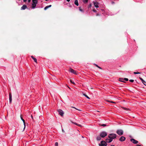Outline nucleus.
<instances>
[{
	"instance_id": "nucleus-47",
	"label": "nucleus",
	"mask_w": 146,
	"mask_h": 146,
	"mask_svg": "<svg viewBox=\"0 0 146 146\" xmlns=\"http://www.w3.org/2000/svg\"><path fill=\"white\" fill-rule=\"evenodd\" d=\"M70 0H66L68 2H69Z\"/></svg>"
},
{
	"instance_id": "nucleus-3",
	"label": "nucleus",
	"mask_w": 146,
	"mask_h": 146,
	"mask_svg": "<svg viewBox=\"0 0 146 146\" xmlns=\"http://www.w3.org/2000/svg\"><path fill=\"white\" fill-rule=\"evenodd\" d=\"M116 133L119 135H122L123 134V131L121 129H119L117 130Z\"/></svg>"
},
{
	"instance_id": "nucleus-14",
	"label": "nucleus",
	"mask_w": 146,
	"mask_h": 146,
	"mask_svg": "<svg viewBox=\"0 0 146 146\" xmlns=\"http://www.w3.org/2000/svg\"><path fill=\"white\" fill-rule=\"evenodd\" d=\"M99 146H106L107 145V143H105V144H103L102 143H101V142H100V143H99Z\"/></svg>"
},
{
	"instance_id": "nucleus-32",
	"label": "nucleus",
	"mask_w": 146,
	"mask_h": 146,
	"mask_svg": "<svg viewBox=\"0 0 146 146\" xmlns=\"http://www.w3.org/2000/svg\"><path fill=\"white\" fill-rule=\"evenodd\" d=\"M94 12H95V13H96L97 12V11L96 10V9H93L92 10Z\"/></svg>"
},
{
	"instance_id": "nucleus-33",
	"label": "nucleus",
	"mask_w": 146,
	"mask_h": 146,
	"mask_svg": "<svg viewBox=\"0 0 146 146\" xmlns=\"http://www.w3.org/2000/svg\"><path fill=\"white\" fill-rule=\"evenodd\" d=\"M124 81H128V79L127 78H125L124 79Z\"/></svg>"
},
{
	"instance_id": "nucleus-50",
	"label": "nucleus",
	"mask_w": 146,
	"mask_h": 146,
	"mask_svg": "<svg viewBox=\"0 0 146 146\" xmlns=\"http://www.w3.org/2000/svg\"><path fill=\"white\" fill-rule=\"evenodd\" d=\"M112 3H114L113 2H112Z\"/></svg>"
},
{
	"instance_id": "nucleus-7",
	"label": "nucleus",
	"mask_w": 146,
	"mask_h": 146,
	"mask_svg": "<svg viewBox=\"0 0 146 146\" xmlns=\"http://www.w3.org/2000/svg\"><path fill=\"white\" fill-rule=\"evenodd\" d=\"M130 141L134 144H136L138 143V141L133 139H131Z\"/></svg>"
},
{
	"instance_id": "nucleus-12",
	"label": "nucleus",
	"mask_w": 146,
	"mask_h": 146,
	"mask_svg": "<svg viewBox=\"0 0 146 146\" xmlns=\"http://www.w3.org/2000/svg\"><path fill=\"white\" fill-rule=\"evenodd\" d=\"M21 119L23 121V123H24V129L25 127V120L23 119L21 115Z\"/></svg>"
},
{
	"instance_id": "nucleus-30",
	"label": "nucleus",
	"mask_w": 146,
	"mask_h": 146,
	"mask_svg": "<svg viewBox=\"0 0 146 146\" xmlns=\"http://www.w3.org/2000/svg\"><path fill=\"white\" fill-rule=\"evenodd\" d=\"M122 108L124 110H128V109L127 108H124V107H122Z\"/></svg>"
},
{
	"instance_id": "nucleus-31",
	"label": "nucleus",
	"mask_w": 146,
	"mask_h": 146,
	"mask_svg": "<svg viewBox=\"0 0 146 146\" xmlns=\"http://www.w3.org/2000/svg\"><path fill=\"white\" fill-rule=\"evenodd\" d=\"M55 146H58V144L57 142H56L55 143Z\"/></svg>"
},
{
	"instance_id": "nucleus-23",
	"label": "nucleus",
	"mask_w": 146,
	"mask_h": 146,
	"mask_svg": "<svg viewBox=\"0 0 146 146\" xmlns=\"http://www.w3.org/2000/svg\"><path fill=\"white\" fill-rule=\"evenodd\" d=\"M84 96L85 97H86L87 98L90 99V98L87 96V95L86 94H83Z\"/></svg>"
},
{
	"instance_id": "nucleus-48",
	"label": "nucleus",
	"mask_w": 146,
	"mask_h": 146,
	"mask_svg": "<svg viewBox=\"0 0 146 146\" xmlns=\"http://www.w3.org/2000/svg\"><path fill=\"white\" fill-rule=\"evenodd\" d=\"M67 86L70 89V88L68 86Z\"/></svg>"
},
{
	"instance_id": "nucleus-53",
	"label": "nucleus",
	"mask_w": 146,
	"mask_h": 146,
	"mask_svg": "<svg viewBox=\"0 0 146 146\" xmlns=\"http://www.w3.org/2000/svg\"><path fill=\"white\" fill-rule=\"evenodd\" d=\"M145 85L146 86V85Z\"/></svg>"
},
{
	"instance_id": "nucleus-16",
	"label": "nucleus",
	"mask_w": 146,
	"mask_h": 146,
	"mask_svg": "<svg viewBox=\"0 0 146 146\" xmlns=\"http://www.w3.org/2000/svg\"><path fill=\"white\" fill-rule=\"evenodd\" d=\"M33 3L37 4L38 3V0H32Z\"/></svg>"
},
{
	"instance_id": "nucleus-39",
	"label": "nucleus",
	"mask_w": 146,
	"mask_h": 146,
	"mask_svg": "<svg viewBox=\"0 0 146 146\" xmlns=\"http://www.w3.org/2000/svg\"><path fill=\"white\" fill-rule=\"evenodd\" d=\"M139 78L141 81H142L143 80V79L139 77Z\"/></svg>"
},
{
	"instance_id": "nucleus-19",
	"label": "nucleus",
	"mask_w": 146,
	"mask_h": 146,
	"mask_svg": "<svg viewBox=\"0 0 146 146\" xmlns=\"http://www.w3.org/2000/svg\"><path fill=\"white\" fill-rule=\"evenodd\" d=\"M31 57L34 60V61L36 62L37 63V59L36 58L33 57V56H31Z\"/></svg>"
},
{
	"instance_id": "nucleus-24",
	"label": "nucleus",
	"mask_w": 146,
	"mask_h": 146,
	"mask_svg": "<svg viewBox=\"0 0 146 146\" xmlns=\"http://www.w3.org/2000/svg\"><path fill=\"white\" fill-rule=\"evenodd\" d=\"M105 143H106V142L104 141H101V143H102L103 144L105 145Z\"/></svg>"
},
{
	"instance_id": "nucleus-17",
	"label": "nucleus",
	"mask_w": 146,
	"mask_h": 146,
	"mask_svg": "<svg viewBox=\"0 0 146 146\" xmlns=\"http://www.w3.org/2000/svg\"><path fill=\"white\" fill-rule=\"evenodd\" d=\"M51 7V5H49L47 6H46V7H44V10H46L49 7Z\"/></svg>"
},
{
	"instance_id": "nucleus-26",
	"label": "nucleus",
	"mask_w": 146,
	"mask_h": 146,
	"mask_svg": "<svg viewBox=\"0 0 146 146\" xmlns=\"http://www.w3.org/2000/svg\"><path fill=\"white\" fill-rule=\"evenodd\" d=\"M142 81V82L143 84L144 85H146L145 84V83H146V82L145 81H144L143 80L142 81Z\"/></svg>"
},
{
	"instance_id": "nucleus-22",
	"label": "nucleus",
	"mask_w": 146,
	"mask_h": 146,
	"mask_svg": "<svg viewBox=\"0 0 146 146\" xmlns=\"http://www.w3.org/2000/svg\"><path fill=\"white\" fill-rule=\"evenodd\" d=\"M84 3H86L88 2V0H82Z\"/></svg>"
},
{
	"instance_id": "nucleus-49",
	"label": "nucleus",
	"mask_w": 146,
	"mask_h": 146,
	"mask_svg": "<svg viewBox=\"0 0 146 146\" xmlns=\"http://www.w3.org/2000/svg\"><path fill=\"white\" fill-rule=\"evenodd\" d=\"M111 146H115L114 145H111Z\"/></svg>"
},
{
	"instance_id": "nucleus-40",
	"label": "nucleus",
	"mask_w": 146,
	"mask_h": 146,
	"mask_svg": "<svg viewBox=\"0 0 146 146\" xmlns=\"http://www.w3.org/2000/svg\"><path fill=\"white\" fill-rule=\"evenodd\" d=\"M94 65H95L96 66V67H98V66L97 64H94Z\"/></svg>"
},
{
	"instance_id": "nucleus-37",
	"label": "nucleus",
	"mask_w": 146,
	"mask_h": 146,
	"mask_svg": "<svg viewBox=\"0 0 146 146\" xmlns=\"http://www.w3.org/2000/svg\"><path fill=\"white\" fill-rule=\"evenodd\" d=\"M73 108H75V109H76V110H78L79 111H81V110H80L78 109H77V108H75L74 107H73Z\"/></svg>"
},
{
	"instance_id": "nucleus-34",
	"label": "nucleus",
	"mask_w": 146,
	"mask_h": 146,
	"mask_svg": "<svg viewBox=\"0 0 146 146\" xmlns=\"http://www.w3.org/2000/svg\"><path fill=\"white\" fill-rule=\"evenodd\" d=\"M129 81L131 82H133L134 81V80H130Z\"/></svg>"
},
{
	"instance_id": "nucleus-15",
	"label": "nucleus",
	"mask_w": 146,
	"mask_h": 146,
	"mask_svg": "<svg viewBox=\"0 0 146 146\" xmlns=\"http://www.w3.org/2000/svg\"><path fill=\"white\" fill-rule=\"evenodd\" d=\"M72 123H73V124H74L77 125V126H79V127H82V125H80V124H79L77 123H76L74 122H72Z\"/></svg>"
},
{
	"instance_id": "nucleus-4",
	"label": "nucleus",
	"mask_w": 146,
	"mask_h": 146,
	"mask_svg": "<svg viewBox=\"0 0 146 146\" xmlns=\"http://www.w3.org/2000/svg\"><path fill=\"white\" fill-rule=\"evenodd\" d=\"M95 7L98 8L99 7V3L97 1H93V2Z\"/></svg>"
},
{
	"instance_id": "nucleus-25",
	"label": "nucleus",
	"mask_w": 146,
	"mask_h": 146,
	"mask_svg": "<svg viewBox=\"0 0 146 146\" xmlns=\"http://www.w3.org/2000/svg\"><path fill=\"white\" fill-rule=\"evenodd\" d=\"M134 74H141V73L140 72H134Z\"/></svg>"
},
{
	"instance_id": "nucleus-29",
	"label": "nucleus",
	"mask_w": 146,
	"mask_h": 146,
	"mask_svg": "<svg viewBox=\"0 0 146 146\" xmlns=\"http://www.w3.org/2000/svg\"><path fill=\"white\" fill-rule=\"evenodd\" d=\"M92 7V4L91 3L90 4V5H89L88 8H91Z\"/></svg>"
},
{
	"instance_id": "nucleus-45",
	"label": "nucleus",
	"mask_w": 146,
	"mask_h": 146,
	"mask_svg": "<svg viewBox=\"0 0 146 146\" xmlns=\"http://www.w3.org/2000/svg\"><path fill=\"white\" fill-rule=\"evenodd\" d=\"M27 1V0H23L24 2H26Z\"/></svg>"
},
{
	"instance_id": "nucleus-38",
	"label": "nucleus",
	"mask_w": 146,
	"mask_h": 146,
	"mask_svg": "<svg viewBox=\"0 0 146 146\" xmlns=\"http://www.w3.org/2000/svg\"><path fill=\"white\" fill-rule=\"evenodd\" d=\"M139 78L141 81H142L143 80V79L139 77Z\"/></svg>"
},
{
	"instance_id": "nucleus-11",
	"label": "nucleus",
	"mask_w": 146,
	"mask_h": 146,
	"mask_svg": "<svg viewBox=\"0 0 146 146\" xmlns=\"http://www.w3.org/2000/svg\"><path fill=\"white\" fill-rule=\"evenodd\" d=\"M27 8V6L25 5H23L21 8V10H25Z\"/></svg>"
},
{
	"instance_id": "nucleus-8",
	"label": "nucleus",
	"mask_w": 146,
	"mask_h": 146,
	"mask_svg": "<svg viewBox=\"0 0 146 146\" xmlns=\"http://www.w3.org/2000/svg\"><path fill=\"white\" fill-rule=\"evenodd\" d=\"M12 101V95L10 93L9 94V102L10 103H11Z\"/></svg>"
},
{
	"instance_id": "nucleus-18",
	"label": "nucleus",
	"mask_w": 146,
	"mask_h": 146,
	"mask_svg": "<svg viewBox=\"0 0 146 146\" xmlns=\"http://www.w3.org/2000/svg\"><path fill=\"white\" fill-rule=\"evenodd\" d=\"M74 4L77 6L79 4L77 0H75Z\"/></svg>"
},
{
	"instance_id": "nucleus-5",
	"label": "nucleus",
	"mask_w": 146,
	"mask_h": 146,
	"mask_svg": "<svg viewBox=\"0 0 146 146\" xmlns=\"http://www.w3.org/2000/svg\"><path fill=\"white\" fill-rule=\"evenodd\" d=\"M58 111L59 114H60L62 116H63L64 114V112L62 110H61L59 109L58 110Z\"/></svg>"
},
{
	"instance_id": "nucleus-13",
	"label": "nucleus",
	"mask_w": 146,
	"mask_h": 146,
	"mask_svg": "<svg viewBox=\"0 0 146 146\" xmlns=\"http://www.w3.org/2000/svg\"><path fill=\"white\" fill-rule=\"evenodd\" d=\"M32 8L33 9H34L36 8V4L32 3Z\"/></svg>"
},
{
	"instance_id": "nucleus-27",
	"label": "nucleus",
	"mask_w": 146,
	"mask_h": 146,
	"mask_svg": "<svg viewBox=\"0 0 146 146\" xmlns=\"http://www.w3.org/2000/svg\"><path fill=\"white\" fill-rule=\"evenodd\" d=\"M79 10L81 12H83V9H81L80 7H79Z\"/></svg>"
},
{
	"instance_id": "nucleus-52",
	"label": "nucleus",
	"mask_w": 146,
	"mask_h": 146,
	"mask_svg": "<svg viewBox=\"0 0 146 146\" xmlns=\"http://www.w3.org/2000/svg\"><path fill=\"white\" fill-rule=\"evenodd\" d=\"M46 1H47L48 0H45Z\"/></svg>"
},
{
	"instance_id": "nucleus-35",
	"label": "nucleus",
	"mask_w": 146,
	"mask_h": 146,
	"mask_svg": "<svg viewBox=\"0 0 146 146\" xmlns=\"http://www.w3.org/2000/svg\"><path fill=\"white\" fill-rule=\"evenodd\" d=\"M108 102H111V103H115V102H113V101H108Z\"/></svg>"
},
{
	"instance_id": "nucleus-41",
	"label": "nucleus",
	"mask_w": 146,
	"mask_h": 146,
	"mask_svg": "<svg viewBox=\"0 0 146 146\" xmlns=\"http://www.w3.org/2000/svg\"><path fill=\"white\" fill-rule=\"evenodd\" d=\"M100 15V14H99L98 13H97L96 14V16H99Z\"/></svg>"
},
{
	"instance_id": "nucleus-51",
	"label": "nucleus",
	"mask_w": 146,
	"mask_h": 146,
	"mask_svg": "<svg viewBox=\"0 0 146 146\" xmlns=\"http://www.w3.org/2000/svg\"><path fill=\"white\" fill-rule=\"evenodd\" d=\"M62 131H63H63H64V130H63H63H62Z\"/></svg>"
},
{
	"instance_id": "nucleus-20",
	"label": "nucleus",
	"mask_w": 146,
	"mask_h": 146,
	"mask_svg": "<svg viewBox=\"0 0 146 146\" xmlns=\"http://www.w3.org/2000/svg\"><path fill=\"white\" fill-rule=\"evenodd\" d=\"M119 81L120 82H125V81H124V79H123L122 78H120L119 79Z\"/></svg>"
},
{
	"instance_id": "nucleus-28",
	"label": "nucleus",
	"mask_w": 146,
	"mask_h": 146,
	"mask_svg": "<svg viewBox=\"0 0 146 146\" xmlns=\"http://www.w3.org/2000/svg\"><path fill=\"white\" fill-rule=\"evenodd\" d=\"M70 82L73 84H75V83L71 80H70Z\"/></svg>"
},
{
	"instance_id": "nucleus-21",
	"label": "nucleus",
	"mask_w": 146,
	"mask_h": 146,
	"mask_svg": "<svg viewBox=\"0 0 146 146\" xmlns=\"http://www.w3.org/2000/svg\"><path fill=\"white\" fill-rule=\"evenodd\" d=\"M101 137L100 136H98L96 138V139L97 141H100L101 140Z\"/></svg>"
},
{
	"instance_id": "nucleus-10",
	"label": "nucleus",
	"mask_w": 146,
	"mask_h": 146,
	"mask_svg": "<svg viewBox=\"0 0 146 146\" xmlns=\"http://www.w3.org/2000/svg\"><path fill=\"white\" fill-rule=\"evenodd\" d=\"M112 141V139H106V142L107 143H110Z\"/></svg>"
},
{
	"instance_id": "nucleus-43",
	"label": "nucleus",
	"mask_w": 146,
	"mask_h": 146,
	"mask_svg": "<svg viewBox=\"0 0 146 146\" xmlns=\"http://www.w3.org/2000/svg\"><path fill=\"white\" fill-rule=\"evenodd\" d=\"M31 117L32 119H33V116L32 115H31Z\"/></svg>"
},
{
	"instance_id": "nucleus-44",
	"label": "nucleus",
	"mask_w": 146,
	"mask_h": 146,
	"mask_svg": "<svg viewBox=\"0 0 146 146\" xmlns=\"http://www.w3.org/2000/svg\"><path fill=\"white\" fill-rule=\"evenodd\" d=\"M98 68H99L100 69H102V68L100 67H99V66H98Z\"/></svg>"
},
{
	"instance_id": "nucleus-6",
	"label": "nucleus",
	"mask_w": 146,
	"mask_h": 146,
	"mask_svg": "<svg viewBox=\"0 0 146 146\" xmlns=\"http://www.w3.org/2000/svg\"><path fill=\"white\" fill-rule=\"evenodd\" d=\"M69 72H70L73 73V74H77V73H76V71L74 70L73 69L71 68H70L69 69Z\"/></svg>"
},
{
	"instance_id": "nucleus-46",
	"label": "nucleus",
	"mask_w": 146,
	"mask_h": 146,
	"mask_svg": "<svg viewBox=\"0 0 146 146\" xmlns=\"http://www.w3.org/2000/svg\"><path fill=\"white\" fill-rule=\"evenodd\" d=\"M137 145V146H141V145Z\"/></svg>"
},
{
	"instance_id": "nucleus-42",
	"label": "nucleus",
	"mask_w": 146,
	"mask_h": 146,
	"mask_svg": "<svg viewBox=\"0 0 146 146\" xmlns=\"http://www.w3.org/2000/svg\"><path fill=\"white\" fill-rule=\"evenodd\" d=\"M31 1V0H28V3L30 2Z\"/></svg>"
},
{
	"instance_id": "nucleus-9",
	"label": "nucleus",
	"mask_w": 146,
	"mask_h": 146,
	"mask_svg": "<svg viewBox=\"0 0 146 146\" xmlns=\"http://www.w3.org/2000/svg\"><path fill=\"white\" fill-rule=\"evenodd\" d=\"M125 139V138L123 137L122 136L120 137L119 139V141H124Z\"/></svg>"
},
{
	"instance_id": "nucleus-1",
	"label": "nucleus",
	"mask_w": 146,
	"mask_h": 146,
	"mask_svg": "<svg viewBox=\"0 0 146 146\" xmlns=\"http://www.w3.org/2000/svg\"><path fill=\"white\" fill-rule=\"evenodd\" d=\"M107 133L106 132L103 131L100 133V136L102 138H104L107 136Z\"/></svg>"
},
{
	"instance_id": "nucleus-36",
	"label": "nucleus",
	"mask_w": 146,
	"mask_h": 146,
	"mask_svg": "<svg viewBox=\"0 0 146 146\" xmlns=\"http://www.w3.org/2000/svg\"><path fill=\"white\" fill-rule=\"evenodd\" d=\"M101 125L102 126H103V127H105V126H106V125L105 124H102V125Z\"/></svg>"
},
{
	"instance_id": "nucleus-2",
	"label": "nucleus",
	"mask_w": 146,
	"mask_h": 146,
	"mask_svg": "<svg viewBox=\"0 0 146 146\" xmlns=\"http://www.w3.org/2000/svg\"><path fill=\"white\" fill-rule=\"evenodd\" d=\"M116 137V135L115 134H110L108 135V137L111 139Z\"/></svg>"
}]
</instances>
